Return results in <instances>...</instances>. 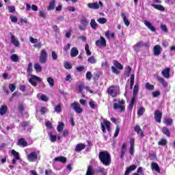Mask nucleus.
Returning <instances> with one entry per match:
<instances>
[{
    "label": "nucleus",
    "mask_w": 175,
    "mask_h": 175,
    "mask_svg": "<svg viewBox=\"0 0 175 175\" xmlns=\"http://www.w3.org/2000/svg\"><path fill=\"white\" fill-rule=\"evenodd\" d=\"M27 77L29 80V83L33 85V87H37L38 83H36V81H38L40 83H42V78L32 75V63H29L27 66Z\"/></svg>",
    "instance_id": "nucleus-1"
},
{
    "label": "nucleus",
    "mask_w": 175,
    "mask_h": 175,
    "mask_svg": "<svg viewBox=\"0 0 175 175\" xmlns=\"http://www.w3.org/2000/svg\"><path fill=\"white\" fill-rule=\"evenodd\" d=\"M98 157L100 162H102L103 165H105V166H109V165L111 163V157H110L109 152L106 151L100 152Z\"/></svg>",
    "instance_id": "nucleus-2"
},
{
    "label": "nucleus",
    "mask_w": 175,
    "mask_h": 175,
    "mask_svg": "<svg viewBox=\"0 0 175 175\" xmlns=\"http://www.w3.org/2000/svg\"><path fill=\"white\" fill-rule=\"evenodd\" d=\"M107 92L112 98H116V96L120 94V87L114 85L111 86L107 89Z\"/></svg>",
    "instance_id": "nucleus-3"
},
{
    "label": "nucleus",
    "mask_w": 175,
    "mask_h": 175,
    "mask_svg": "<svg viewBox=\"0 0 175 175\" xmlns=\"http://www.w3.org/2000/svg\"><path fill=\"white\" fill-rule=\"evenodd\" d=\"M38 155H39V150H35L27 154V159L29 162H35L38 161Z\"/></svg>",
    "instance_id": "nucleus-4"
},
{
    "label": "nucleus",
    "mask_w": 175,
    "mask_h": 175,
    "mask_svg": "<svg viewBox=\"0 0 175 175\" xmlns=\"http://www.w3.org/2000/svg\"><path fill=\"white\" fill-rule=\"evenodd\" d=\"M47 58H48L47 51H46V50L44 49H42L40 51V57H39V61L40 64H46V62H47Z\"/></svg>",
    "instance_id": "nucleus-5"
},
{
    "label": "nucleus",
    "mask_w": 175,
    "mask_h": 175,
    "mask_svg": "<svg viewBox=\"0 0 175 175\" xmlns=\"http://www.w3.org/2000/svg\"><path fill=\"white\" fill-rule=\"evenodd\" d=\"M88 20L85 18H82L80 21L81 25H78V28L80 31H85L87 29V25L89 24Z\"/></svg>",
    "instance_id": "nucleus-6"
},
{
    "label": "nucleus",
    "mask_w": 175,
    "mask_h": 175,
    "mask_svg": "<svg viewBox=\"0 0 175 175\" xmlns=\"http://www.w3.org/2000/svg\"><path fill=\"white\" fill-rule=\"evenodd\" d=\"M125 101L124 100H121L118 103L113 104V109L117 110L119 109L120 111H124L125 110Z\"/></svg>",
    "instance_id": "nucleus-7"
},
{
    "label": "nucleus",
    "mask_w": 175,
    "mask_h": 175,
    "mask_svg": "<svg viewBox=\"0 0 175 175\" xmlns=\"http://www.w3.org/2000/svg\"><path fill=\"white\" fill-rule=\"evenodd\" d=\"M110 125H111V123L106 120H105L104 122L101 123V128L103 133H106V129L108 131H110Z\"/></svg>",
    "instance_id": "nucleus-8"
},
{
    "label": "nucleus",
    "mask_w": 175,
    "mask_h": 175,
    "mask_svg": "<svg viewBox=\"0 0 175 175\" xmlns=\"http://www.w3.org/2000/svg\"><path fill=\"white\" fill-rule=\"evenodd\" d=\"M71 107L77 114H81V113H83V109L80 107V104H79V103H71Z\"/></svg>",
    "instance_id": "nucleus-9"
},
{
    "label": "nucleus",
    "mask_w": 175,
    "mask_h": 175,
    "mask_svg": "<svg viewBox=\"0 0 175 175\" xmlns=\"http://www.w3.org/2000/svg\"><path fill=\"white\" fill-rule=\"evenodd\" d=\"M99 5L101 6V8L103 6L102 1H99L98 3V2L88 3V8H89V9L98 10L99 9Z\"/></svg>",
    "instance_id": "nucleus-10"
},
{
    "label": "nucleus",
    "mask_w": 175,
    "mask_h": 175,
    "mask_svg": "<svg viewBox=\"0 0 175 175\" xmlns=\"http://www.w3.org/2000/svg\"><path fill=\"white\" fill-rule=\"evenodd\" d=\"M97 47H106V40L103 36L100 37V40L96 41Z\"/></svg>",
    "instance_id": "nucleus-11"
},
{
    "label": "nucleus",
    "mask_w": 175,
    "mask_h": 175,
    "mask_svg": "<svg viewBox=\"0 0 175 175\" xmlns=\"http://www.w3.org/2000/svg\"><path fill=\"white\" fill-rule=\"evenodd\" d=\"M154 120L156 122L161 124V120H162V112L161 111H156L154 112Z\"/></svg>",
    "instance_id": "nucleus-12"
},
{
    "label": "nucleus",
    "mask_w": 175,
    "mask_h": 175,
    "mask_svg": "<svg viewBox=\"0 0 175 175\" xmlns=\"http://www.w3.org/2000/svg\"><path fill=\"white\" fill-rule=\"evenodd\" d=\"M129 153L131 155H133V154H135V139L133 138L130 139Z\"/></svg>",
    "instance_id": "nucleus-13"
},
{
    "label": "nucleus",
    "mask_w": 175,
    "mask_h": 175,
    "mask_svg": "<svg viewBox=\"0 0 175 175\" xmlns=\"http://www.w3.org/2000/svg\"><path fill=\"white\" fill-rule=\"evenodd\" d=\"M11 154L12 155H14V158L12 160V163H13V165H16V163L17 162V161H18V159H20V156L18 155V152H17L14 150H12L11 151Z\"/></svg>",
    "instance_id": "nucleus-14"
},
{
    "label": "nucleus",
    "mask_w": 175,
    "mask_h": 175,
    "mask_svg": "<svg viewBox=\"0 0 175 175\" xmlns=\"http://www.w3.org/2000/svg\"><path fill=\"white\" fill-rule=\"evenodd\" d=\"M11 43H12L15 47H20V41H18L13 34L11 35Z\"/></svg>",
    "instance_id": "nucleus-15"
},
{
    "label": "nucleus",
    "mask_w": 175,
    "mask_h": 175,
    "mask_svg": "<svg viewBox=\"0 0 175 175\" xmlns=\"http://www.w3.org/2000/svg\"><path fill=\"white\" fill-rule=\"evenodd\" d=\"M161 75L165 79H169L170 77V68H166L161 71Z\"/></svg>",
    "instance_id": "nucleus-16"
},
{
    "label": "nucleus",
    "mask_w": 175,
    "mask_h": 175,
    "mask_svg": "<svg viewBox=\"0 0 175 175\" xmlns=\"http://www.w3.org/2000/svg\"><path fill=\"white\" fill-rule=\"evenodd\" d=\"M144 25H146V27H147V28H148V29H150V31H152V32H155L156 29L154 28V27L152 25V23H150L148 21H144Z\"/></svg>",
    "instance_id": "nucleus-17"
},
{
    "label": "nucleus",
    "mask_w": 175,
    "mask_h": 175,
    "mask_svg": "<svg viewBox=\"0 0 175 175\" xmlns=\"http://www.w3.org/2000/svg\"><path fill=\"white\" fill-rule=\"evenodd\" d=\"M161 49L160 45H156L153 48V53L154 55L158 56L161 54Z\"/></svg>",
    "instance_id": "nucleus-18"
},
{
    "label": "nucleus",
    "mask_w": 175,
    "mask_h": 175,
    "mask_svg": "<svg viewBox=\"0 0 175 175\" xmlns=\"http://www.w3.org/2000/svg\"><path fill=\"white\" fill-rule=\"evenodd\" d=\"M125 152H126V144H123L122 146V148L120 150L121 159H122L124 158V155H125Z\"/></svg>",
    "instance_id": "nucleus-19"
},
{
    "label": "nucleus",
    "mask_w": 175,
    "mask_h": 175,
    "mask_svg": "<svg viewBox=\"0 0 175 175\" xmlns=\"http://www.w3.org/2000/svg\"><path fill=\"white\" fill-rule=\"evenodd\" d=\"M151 6L157 10H160V12H165V7L161 4L157 5L153 3L151 5Z\"/></svg>",
    "instance_id": "nucleus-20"
},
{
    "label": "nucleus",
    "mask_w": 175,
    "mask_h": 175,
    "mask_svg": "<svg viewBox=\"0 0 175 175\" xmlns=\"http://www.w3.org/2000/svg\"><path fill=\"white\" fill-rule=\"evenodd\" d=\"M18 144L21 147H27V146H28V143L27 142V141H25V139L24 138L19 139L18 141Z\"/></svg>",
    "instance_id": "nucleus-21"
},
{
    "label": "nucleus",
    "mask_w": 175,
    "mask_h": 175,
    "mask_svg": "<svg viewBox=\"0 0 175 175\" xmlns=\"http://www.w3.org/2000/svg\"><path fill=\"white\" fill-rule=\"evenodd\" d=\"M77 55H79V50H77V48L73 47L70 51V57L74 58L75 57H77Z\"/></svg>",
    "instance_id": "nucleus-22"
},
{
    "label": "nucleus",
    "mask_w": 175,
    "mask_h": 175,
    "mask_svg": "<svg viewBox=\"0 0 175 175\" xmlns=\"http://www.w3.org/2000/svg\"><path fill=\"white\" fill-rule=\"evenodd\" d=\"M6 113H8V106L1 105L0 107V116H5Z\"/></svg>",
    "instance_id": "nucleus-23"
},
{
    "label": "nucleus",
    "mask_w": 175,
    "mask_h": 175,
    "mask_svg": "<svg viewBox=\"0 0 175 175\" xmlns=\"http://www.w3.org/2000/svg\"><path fill=\"white\" fill-rule=\"evenodd\" d=\"M134 131L135 132H137V135H139V136H144L143 133V130H142L140 126L137 124L134 129Z\"/></svg>",
    "instance_id": "nucleus-24"
},
{
    "label": "nucleus",
    "mask_w": 175,
    "mask_h": 175,
    "mask_svg": "<svg viewBox=\"0 0 175 175\" xmlns=\"http://www.w3.org/2000/svg\"><path fill=\"white\" fill-rule=\"evenodd\" d=\"M84 148H85V145L84 144H79L76 146L75 151L77 152H80V151H82Z\"/></svg>",
    "instance_id": "nucleus-25"
},
{
    "label": "nucleus",
    "mask_w": 175,
    "mask_h": 175,
    "mask_svg": "<svg viewBox=\"0 0 175 175\" xmlns=\"http://www.w3.org/2000/svg\"><path fill=\"white\" fill-rule=\"evenodd\" d=\"M54 161L55 162H62V163H65V162H66V157L64 156H59L58 157H55Z\"/></svg>",
    "instance_id": "nucleus-26"
},
{
    "label": "nucleus",
    "mask_w": 175,
    "mask_h": 175,
    "mask_svg": "<svg viewBox=\"0 0 175 175\" xmlns=\"http://www.w3.org/2000/svg\"><path fill=\"white\" fill-rule=\"evenodd\" d=\"M151 168L152 169V170H155V172H157V173H159L161 172V169L159 168V166L157 163H152Z\"/></svg>",
    "instance_id": "nucleus-27"
},
{
    "label": "nucleus",
    "mask_w": 175,
    "mask_h": 175,
    "mask_svg": "<svg viewBox=\"0 0 175 175\" xmlns=\"http://www.w3.org/2000/svg\"><path fill=\"white\" fill-rule=\"evenodd\" d=\"M157 80L158 81L162 84L163 87L166 88L167 87V83H166V81H165V79H163V78L161 77H157Z\"/></svg>",
    "instance_id": "nucleus-28"
},
{
    "label": "nucleus",
    "mask_w": 175,
    "mask_h": 175,
    "mask_svg": "<svg viewBox=\"0 0 175 175\" xmlns=\"http://www.w3.org/2000/svg\"><path fill=\"white\" fill-rule=\"evenodd\" d=\"M121 16L123 18V22L124 23L125 26L126 27H129L130 23H129V21L126 18V15H125V14H124V13H122Z\"/></svg>",
    "instance_id": "nucleus-29"
},
{
    "label": "nucleus",
    "mask_w": 175,
    "mask_h": 175,
    "mask_svg": "<svg viewBox=\"0 0 175 175\" xmlns=\"http://www.w3.org/2000/svg\"><path fill=\"white\" fill-rule=\"evenodd\" d=\"M98 173H102L103 175H107V170L102 167H98L96 170Z\"/></svg>",
    "instance_id": "nucleus-30"
},
{
    "label": "nucleus",
    "mask_w": 175,
    "mask_h": 175,
    "mask_svg": "<svg viewBox=\"0 0 175 175\" xmlns=\"http://www.w3.org/2000/svg\"><path fill=\"white\" fill-rule=\"evenodd\" d=\"M94 174H95V171L94 170V168H92V166H89L88 167L85 175H94Z\"/></svg>",
    "instance_id": "nucleus-31"
},
{
    "label": "nucleus",
    "mask_w": 175,
    "mask_h": 175,
    "mask_svg": "<svg viewBox=\"0 0 175 175\" xmlns=\"http://www.w3.org/2000/svg\"><path fill=\"white\" fill-rule=\"evenodd\" d=\"M38 98L40 99V100H43L44 102L49 101V97L44 94H38Z\"/></svg>",
    "instance_id": "nucleus-32"
},
{
    "label": "nucleus",
    "mask_w": 175,
    "mask_h": 175,
    "mask_svg": "<svg viewBox=\"0 0 175 175\" xmlns=\"http://www.w3.org/2000/svg\"><path fill=\"white\" fill-rule=\"evenodd\" d=\"M64 126H65V124H64V122H59L57 127V132H62V131H64Z\"/></svg>",
    "instance_id": "nucleus-33"
},
{
    "label": "nucleus",
    "mask_w": 175,
    "mask_h": 175,
    "mask_svg": "<svg viewBox=\"0 0 175 175\" xmlns=\"http://www.w3.org/2000/svg\"><path fill=\"white\" fill-rule=\"evenodd\" d=\"M34 69L37 72V73H40L42 72V66L38 63L34 64Z\"/></svg>",
    "instance_id": "nucleus-34"
},
{
    "label": "nucleus",
    "mask_w": 175,
    "mask_h": 175,
    "mask_svg": "<svg viewBox=\"0 0 175 175\" xmlns=\"http://www.w3.org/2000/svg\"><path fill=\"white\" fill-rule=\"evenodd\" d=\"M55 8V0H51L48 7V10H54Z\"/></svg>",
    "instance_id": "nucleus-35"
},
{
    "label": "nucleus",
    "mask_w": 175,
    "mask_h": 175,
    "mask_svg": "<svg viewBox=\"0 0 175 175\" xmlns=\"http://www.w3.org/2000/svg\"><path fill=\"white\" fill-rule=\"evenodd\" d=\"M135 102H136V98L135 96H133L129 106V110L132 111V109H133V105H135Z\"/></svg>",
    "instance_id": "nucleus-36"
},
{
    "label": "nucleus",
    "mask_w": 175,
    "mask_h": 175,
    "mask_svg": "<svg viewBox=\"0 0 175 175\" xmlns=\"http://www.w3.org/2000/svg\"><path fill=\"white\" fill-rule=\"evenodd\" d=\"M90 26L92 28V29H96V28H98V23H96V21H95V19L91 20Z\"/></svg>",
    "instance_id": "nucleus-37"
},
{
    "label": "nucleus",
    "mask_w": 175,
    "mask_h": 175,
    "mask_svg": "<svg viewBox=\"0 0 175 175\" xmlns=\"http://www.w3.org/2000/svg\"><path fill=\"white\" fill-rule=\"evenodd\" d=\"M113 65H114L115 68H117L118 69H120V70H122V69H124V67L122 66V65L120 63H119L118 61H114Z\"/></svg>",
    "instance_id": "nucleus-38"
},
{
    "label": "nucleus",
    "mask_w": 175,
    "mask_h": 175,
    "mask_svg": "<svg viewBox=\"0 0 175 175\" xmlns=\"http://www.w3.org/2000/svg\"><path fill=\"white\" fill-rule=\"evenodd\" d=\"M139 92V83H135L133 89V96L136 98V95H137Z\"/></svg>",
    "instance_id": "nucleus-39"
},
{
    "label": "nucleus",
    "mask_w": 175,
    "mask_h": 175,
    "mask_svg": "<svg viewBox=\"0 0 175 175\" xmlns=\"http://www.w3.org/2000/svg\"><path fill=\"white\" fill-rule=\"evenodd\" d=\"M10 59L12 61V62H18V55H17L16 54H12L10 56Z\"/></svg>",
    "instance_id": "nucleus-40"
},
{
    "label": "nucleus",
    "mask_w": 175,
    "mask_h": 175,
    "mask_svg": "<svg viewBox=\"0 0 175 175\" xmlns=\"http://www.w3.org/2000/svg\"><path fill=\"white\" fill-rule=\"evenodd\" d=\"M49 136L51 143H54L55 142H57V136L53 135V133H49Z\"/></svg>",
    "instance_id": "nucleus-41"
},
{
    "label": "nucleus",
    "mask_w": 175,
    "mask_h": 175,
    "mask_svg": "<svg viewBox=\"0 0 175 175\" xmlns=\"http://www.w3.org/2000/svg\"><path fill=\"white\" fill-rule=\"evenodd\" d=\"M135 84V75H131L130 78V88L132 90L133 88V85Z\"/></svg>",
    "instance_id": "nucleus-42"
},
{
    "label": "nucleus",
    "mask_w": 175,
    "mask_h": 175,
    "mask_svg": "<svg viewBox=\"0 0 175 175\" xmlns=\"http://www.w3.org/2000/svg\"><path fill=\"white\" fill-rule=\"evenodd\" d=\"M162 132L165 136H167V137H170V132H169V129H167V127H163Z\"/></svg>",
    "instance_id": "nucleus-43"
},
{
    "label": "nucleus",
    "mask_w": 175,
    "mask_h": 175,
    "mask_svg": "<svg viewBox=\"0 0 175 175\" xmlns=\"http://www.w3.org/2000/svg\"><path fill=\"white\" fill-rule=\"evenodd\" d=\"M136 165H133L129 167L126 168V172L129 174L130 172H131L133 170H136Z\"/></svg>",
    "instance_id": "nucleus-44"
},
{
    "label": "nucleus",
    "mask_w": 175,
    "mask_h": 175,
    "mask_svg": "<svg viewBox=\"0 0 175 175\" xmlns=\"http://www.w3.org/2000/svg\"><path fill=\"white\" fill-rule=\"evenodd\" d=\"M144 111H146V109H144V107H140L139 109H138V111H137L138 117H142V116L144 114Z\"/></svg>",
    "instance_id": "nucleus-45"
},
{
    "label": "nucleus",
    "mask_w": 175,
    "mask_h": 175,
    "mask_svg": "<svg viewBox=\"0 0 175 175\" xmlns=\"http://www.w3.org/2000/svg\"><path fill=\"white\" fill-rule=\"evenodd\" d=\"M164 124H165V125H172L173 124V119L172 118H165L164 120Z\"/></svg>",
    "instance_id": "nucleus-46"
},
{
    "label": "nucleus",
    "mask_w": 175,
    "mask_h": 175,
    "mask_svg": "<svg viewBox=\"0 0 175 175\" xmlns=\"http://www.w3.org/2000/svg\"><path fill=\"white\" fill-rule=\"evenodd\" d=\"M46 81L49 83L50 87H54V79L53 77H48Z\"/></svg>",
    "instance_id": "nucleus-47"
},
{
    "label": "nucleus",
    "mask_w": 175,
    "mask_h": 175,
    "mask_svg": "<svg viewBox=\"0 0 175 175\" xmlns=\"http://www.w3.org/2000/svg\"><path fill=\"white\" fill-rule=\"evenodd\" d=\"M88 62L90 64H96V59H95V57L91 56L88 58Z\"/></svg>",
    "instance_id": "nucleus-48"
},
{
    "label": "nucleus",
    "mask_w": 175,
    "mask_h": 175,
    "mask_svg": "<svg viewBox=\"0 0 175 175\" xmlns=\"http://www.w3.org/2000/svg\"><path fill=\"white\" fill-rule=\"evenodd\" d=\"M105 36L107 38V39H111L114 38V33H111L110 34V31H107L105 32Z\"/></svg>",
    "instance_id": "nucleus-49"
},
{
    "label": "nucleus",
    "mask_w": 175,
    "mask_h": 175,
    "mask_svg": "<svg viewBox=\"0 0 175 175\" xmlns=\"http://www.w3.org/2000/svg\"><path fill=\"white\" fill-rule=\"evenodd\" d=\"M145 87L146 90H149V91H152V90H154V85H151L150 83H146Z\"/></svg>",
    "instance_id": "nucleus-50"
},
{
    "label": "nucleus",
    "mask_w": 175,
    "mask_h": 175,
    "mask_svg": "<svg viewBox=\"0 0 175 175\" xmlns=\"http://www.w3.org/2000/svg\"><path fill=\"white\" fill-rule=\"evenodd\" d=\"M97 21L100 24H106V23H107V19H106L105 18H99L98 19H97Z\"/></svg>",
    "instance_id": "nucleus-51"
},
{
    "label": "nucleus",
    "mask_w": 175,
    "mask_h": 175,
    "mask_svg": "<svg viewBox=\"0 0 175 175\" xmlns=\"http://www.w3.org/2000/svg\"><path fill=\"white\" fill-rule=\"evenodd\" d=\"M64 66L65 68V69H71L72 68V65L70 64V63L69 62H65Z\"/></svg>",
    "instance_id": "nucleus-52"
},
{
    "label": "nucleus",
    "mask_w": 175,
    "mask_h": 175,
    "mask_svg": "<svg viewBox=\"0 0 175 175\" xmlns=\"http://www.w3.org/2000/svg\"><path fill=\"white\" fill-rule=\"evenodd\" d=\"M142 47V42H138L134 45L133 49L135 51H139V49Z\"/></svg>",
    "instance_id": "nucleus-53"
},
{
    "label": "nucleus",
    "mask_w": 175,
    "mask_h": 175,
    "mask_svg": "<svg viewBox=\"0 0 175 175\" xmlns=\"http://www.w3.org/2000/svg\"><path fill=\"white\" fill-rule=\"evenodd\" d=\"M85 51L86 52L87 55H91V51H90V46L88 44H85Z\"/></svg>",
    "instance_id": "nucleus-54"
},
{
    "label": "nucleus",
    "mask_w": 175,
    "mask_h": 175,
    "mask_svg": "<svg viewBox=\"0 0 175 175\" xmlns=\"http://www.w3.org/2000/svg\"><path fill=\"white\" fill-rule=\"evenodd\" d=\"M55 111H56V113H61V111H62L61 105H58L55 107Z\"/></svg>",
    "instance_id": "nucleus-55"
},
{
    "label": "nucleus",
    "mask_w": 175,
    "mask_h": 175,
    "mask_svg": "<svg viewBox=\"0 0 175 175\" xmlns=\"http://www.w3.org/2000/svg\"><path fill=\"white\" fill-rule=\"evenodd\" d=\"M167 143V141L165 139H162L161 141L159 142V146H165Z\"/></svg>",
    "instance_id": "nucleus-56"
},
{
    "label": "nucleus",
    "mask_w": 175,
    "mask_h": 175,
    "mask_svg": "<svg viewBox=\"0 0 175 175\" xmlns=\"http://www.w3.org/2000/svg\"><path fill=\"white\" fill-rule=\"evenodd\" d=\"M111 69L112 72H113V73H115L116 75H120V71H119L118 69H116V67H114V66H112L111 67Z\"/></svg>",
    "instance_id": "nucleus-57"
},
{
    "label": "nucleus",
    "mask_w": 175,
    "mask_h": 175,
    "mask_svg": "<svg viewBox=\"0 0 175 175\" xmlns=\"http://www.w3.org/2000/svg\"><path fill=\"white\" fill-rule=\"evenodd\" d=\"M119 133H120V126H117L113 135L114 137H117Z\"/></svg>",
    "instance_id": "nucleus-58"
},
{
    "label": "nucleus",
    "mask_w": 175,
    "mask_h": 175,
    "mask_svg": "<svg viewBox=\"0 0 175 175\" xmlns=\"http://www.w3.org/2000/svg\"><path fill=\"white\" fill-rule=\"evenodd\" d=\"M58 59V55H57L55 51H52V59H53V61H56V59Z\"/></svg>",
    "instance_id": "nucleus-59"
},
{
    "label": "nucleus",
    "mask_w": 175,
    "mask_h": 175,
    "mask_svg": "<svg viewBox=\"0 0 175 175\" xmlns=\"http://www.w3.org/2000/svg\"><path fill=\"white\" fill-rule=\"evenodd\" d=\"M89 106H90L91 109H95V107H96V105H95V102L94 100H91L89 103Z\"/></svg>",
    "instance_id": "nucleus-60"
},
{
    "label": "nucleus",
    "mask_w": 175,
    "mask_h": 175,
    "mask_svg": "<svg viewBox=\"0 0 175 175\" xmlns=\"http://www.w3.org/2000/svg\"><path fill=\"white\" fill-rule=\"evenodd\" d=\"M86 79L87 80H91V79H92V73H91V72H88L86 73Z\"/></svg>",
    "instance_id": "nucleus-61"
},
{
    "label": "nucleus",
    "mask_w": 175,
    "mask_h": 175,
    "mask_svg": "<svg viewBox=\"0 0 175 175\" xmlns=\"http://www.w3.org/2000/svg\"><path fill=\"white\" fill-rule=\"evenodd\" d=\"M29 40L33 44L38 43V39L33 38V37H30Z\"/></svg>",
    "instance_id": "nucleus-62"
},
{
    "label": "nucleus",
    "mask_w": 175,
    "mask_h": 175,
    "mask_svg": "<svg viewBox=\"0 0 175 175\" xmlns=\"http://www.w3.org/2000/svg\"><path fill=\"white\" fill-rule=\"evenodd\" d=\"M40 16L42 17V18H46V14H44V10H42L40 11Z\"/></svg>",
    "instance_id": "nucleus-63"
},
{
    "label": "nucleus",
    "mask_w": 175,
    "mask_h": 175,
    "mask_svg": "<svg viewBox=\"0 0 175 175\" xmlns=\"http://www.w3.org/2000/svg\"><path fill=\"white\" fill-rule=\"evenodd\" d=\"M10 20H11V21H12V23H16V22H17V17H16V16H11L10 17Z\"/></svg>",
    "instance_id": "nucleus-64"
}]
</instances>
